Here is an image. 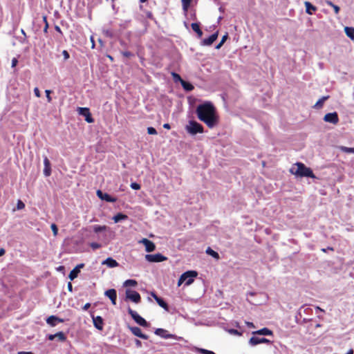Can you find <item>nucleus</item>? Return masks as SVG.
I'll return each mask as SVG.
<instances>
[{
  "instance_id": "nucleus-1",
  "label": "nucleus",
  "mask_w": 354,
  "mask_h": 354,
  "mask_svg": "<svg viewBox=\"0 0 354 354\" xmlns=\"http://www.w3.org/2000/svg\"><path fill=\"white\" fill-rule=\"evenodd\" d=\"M198 118L209 128H214L218 123V115L214 105L209 102L199 104L196 110Z\"/></svg>"
},
{
  "instance_id": "nucleus-2",
  "label": "nucleus",
  "mask_w": 354,
  "mask_h": 354,
  "mask_svg": "<svg viewBox=\"0 0 354 354\" xmlns=\"http://www.w3.org/2000/svg\"><path fill=\"white\" fill-rule=\"evenodd\" d=\"M290 171L292 174L299 177L315 178L312 169L301 162H297Z\"/></svg>"
},
{
  "instance_id": "nucleus-3",
  "label": "nucleus",
  "mask_w": 354,
  "mask_h": 354,
  "mask_svg": "<svg viewBox=\"0 0 354 354\" xmlns=\"http://www.w3.org/2000/svg\"><path fill=\"white\" fill-rule=\"evenodd\" d=\"M197 276L196 271H187L184 272L178 279V286H181L183 283L189 286L194 282V277Z\"/></svg>"
},
{
  "instance_id": "nucleus-4",
  "label": "nucleus",
  "mask_w": 354,
  "mask_h": 354,
  "mask_svg": "<svg viewBox=\"0 0 354 354\" xmlns=\"http://www.w3.org/2000/svg\"><path fill=\"white\" fill-rule=\"evenodd\" d=\"M185 129L187 133L192 136L203 132V127L194 120L189 121L188 124L185 126Z\"/></svg>"
},
{
  "instance_id": "nucleus-5",
  "label": "nucleus",
  "mask_w": 354,
  "mask_h": 354,
  "mask_svg": "<svg viewBox=\"0 0 354 354\" xmlns=\"http://www.w3.org/2000/svg\"><path fill=\"white\" fill-rule=\"evenodd\" d=\"M128 313L131 316V317L133 318V319L138 324H139L140 326H143V327H147L148 326V323L144 319L142 318L141 316H140L137 312L133 310L131 308H129L128 309Z\"/></svg>"
},
{
  "instance_id": "nucleus-6",
  "label": "nucleus",
  "mask_w": 354,
  "mask_h": 354,
  "mask_svg": "<svg viewBox=\"0 0 354 354\" xmlns=\"http://www.w3.org/2000/svg\"><path fill=\"white\" fill-rule=\"evenodd\" d=\"M126 299H129L131 301L138 304L140 301L141 297L140 294L136 290L127 289L125 291Z\"/></svg>"
},
{
  "instance_id": "nucleus-7",
  "label": "nucleus",
  "mask_w": 354,
  "mask_h": 354,
  "mask_svg": "<svg viewBox=\"0 0 354 354\" xmlns=\"http://www.w3.org/2000/svg\"><path fill=\"white\" fill-rule=\"evenodd\" d=\"M323 120L326 122L337 124L339 122L338 114L337 112L326 113L324 115Z\"/></svg>"
},
{
  "instance_id": "nucleus-8",
  "label": "nucleus",
  "mask_w": 354,
  "mask_h": 354,
  "mask_svg": "<svg viewBox=\"0 0 354 354\" xmlns=\"http://www.w3.org/2000/svg\"><path fill=\"white\" fill-rule=\"evenodd\" d=\"M145 259L149 262H162L167 259V257L160 253L155 254H146Z\"/></svg>"
},
{
  "instance_id": "nucleus-9",
  "label": "nucleus",
  "mask_w": 354,
  "mask_h": 354,
  "mask_svg": "<svg viewBox=\"0 0 354 354\" xmlns=\"http://www.w3.org/2000/svg\"><path fill=\"white\" fill-rule=\"evenodd\" d=\"M77 111L80 115L84 116L85 118V120L88 123H92L93 122V119L91 115V113L89 111V109L86 107H79L77 109Z\"/></svg>"
},
{
  "instance_id": "nucleus-10",
  "label": "nucleus",
  "mask_w": 354,
  "mask_h": 354,
  "mask_svg": "<svg viewBox=\"0 0 354 354\" xmlns=\"http://www.w3.org/2000/svg\"><path fill=\"white\" fill-rule=\"evenodd\" d=\"M138 243L143 244L145 247V250L147 252H151L156 250V245L154 243L146 238H143L138 241Z\"/></svg>"
},
{
  "instance_id": "nucleus-11",
  "label": "nucleus",
  "mask_w": 354,
  "mask_h": 354,
  "mask_svg": "<svg viewBox=\"0 0 354 354\" xmlns=\"http://www.w3.org/2000/svg\"><path fill=\"white\" fill-rule=\"evenodd\" d=\"M272 342L268 339H266L265 337H255V336H252L250 339H249V344L251 346H257V344H262V343H266V344H270Z\"/></svg>"
},
{
  "instance_id": "nucleus-12",
  "label": "nucleus",
  "mask_w": 354,
  "mask_h": 354,
  "mask_svg": "<svg viewBox=\"0 0 354 354\" xmlns=\"http://www.w3.org/2000/svg\"><path fill=\"white\" fill-rule=\"evenodd\" d=\"M96 194H97V196L102 201H105L106 202H110V203H114L117 201L116 198L112 197L106 193H103L100 189L97 191Z\"/></svg>"
},
{
  "instance_id": "nucleus-13",
  "label": "nucleus",
  "mask_w": 354,
  "mask_h": 354,
  "mask_svg": "<svg viewBox=\"0 0 354 354\" xmlns=\"http://www.w3.org/2000/svg\"><path fill=\"white\" fill-rule=\"evenodd\" d=\"M218 35V31L210 35L208 38L204 39L201 41V45L203 46H210L217 39Z\"/></svg>"
},
{
  "instance_id": "nucleus-14",
  "label": "nucleus",
  "mask_w": 354,
  "mask_h": 354,
  "mask_svg": "<svg viewBox=\"0 0 354 354\" xmlns=\"http://www.w3.org/2000/svg\"><path fill=\"white\" fill-rule=\"evenodd\" d=\"M105 296L109 297L113 305L116 304L117 292L115 289H109L105 291Z\"/></svg>"
},
{
  "instance_id": "nucleus-15",
  "label": "nucleus",
  "mask_w": 354,
  "mask_h": 354,
  "mask_svg": "<svg viewBox=\"0 0 354 354\" xmlns=\"http://www.w3.org/2000/svg\"><path fill=\"white\" fill-rule=\"evenodd\" d=\"M130 330L131 331V333L135 336L140 337V338H142L143 339H148V336L147 335H145V334H143L142 333L141 329L139 327H137V326L130 327Z\"/></svg>"
},
{
  "instance_id": "nucleus-16",
  "label": "nucleus",
  "mask_w": 354,
  "mask_h": 354,
  "mask_svg": "<svg viewBox=\"0 0 354 354\" xmlns=\"http://www.w3.org/2000/svg\"><path fill=\"white\" fill-rule=\"evenodd\" d=\"M93 322L94 326L97 329H98L100 330H102L104 322H103V319L100 316L93 317Z\"/></svg>"
},
{
  "instance_id": "nucleus-17",
  "label": "nucleus",
  "mask_w": 354,
  "mask_h": 354,
  "mask_svg": "<svg viewBox=\"0 0 354 354\" xmlns=\"http://www.w3.org/2000/svg\"><path fill=\"white\" fill-rule=\"evenodd\" d=\"M252 333L254 335H265V336H272L273 335V332L268 328H263L260 330L253 331Z\"/></svg>"
},
{
  "instance_id": "nucleus-18",
  "label": "nucleus",
  "mask_w": 354,
  "mask_h": 354,
  "mask_svg": "<svg viewBox=\"0 0 354 354\" xmlns=\"http://www.w3.org/2000/svg\"><path fill=\"white\" fill-rule=\"evenodd\" d=\"M151 295L154 298V299L160 307L166 310H168V305L162 298L158 297L153 292L151 293Z\"/></svg>"
},
{
  "instance_id": "nucleus-19",
  "label": "nucleus",
  "mask_w": 354,
  "mask_h": 354,
  "mask_svg": "<svg viewBox=\"0 0 354 354\" xmlns=\"http://www.w3.org/2000/svg\"><path fill=\"white\" fill-rule=\"evenodd\" d=\"M44 174L45 176H49L51 174L50 162L46 156L44 158Z\"/></svg>"
},
{
  "instance_id": "nucleus-20",
  "label": "nucleus",
  "mask_w": 354,
  "mask_h": 354,
  "mask_svg": "<svg viewBox=\"0 0 354 354\" xmlns=\"http://www.w3.org/2000/svg\"><path fill=\"white\" fill-rule=\"evenodd\" d=\"M155 334L165 339L171 338L173 335L168 333V331L163 328H157Z\"/></svg>"
},
{
  "instance_id": "nucleus-21",
  "label": "nucleus",
  "mask_w": 354,
  "mask_h": 354,
  "mask_svg": "<svg viewBox=\"0 0 354 354\" xmlns=\"http://www.w3.org/2000/svg\"><path fill=\"white\" fill-rule=\"evenodd\" d=\"M102 265H106L109 268H115L118 266V263L111 257H109L102 262Z\"/></svg>"
},
{
  "instance_id": "nucleus-22",
  "label": "nucleus",
  "mask_w": 354,
  "mask_h": 354,
  "mask_svg": "<svg viewBox=\"0 0 354 354\" xmlns=\"http://www.w3.org/2000/svg\"><path fill=\"white\" fill-rule=\"evenodd\" d=\"M306 12L309 15H313V13L317 10L316 7L312 5L310 2H305Z\"/></svg>"
},
{
  "instance_id": "nucleus-23",
  "label": "nucleus",
  "mask_w": 354,
  "mask_h": 354,
  "mask_svg": "<svg viewBox=\"0 0 354 354\" xmlns=\"http://www.w3.org/2000/svg\"><path fill=\"white\" fill-rule=\"evenodd\" d=\"M329 98V96H323L313 106V108L319 109L323 106L324 102Z\"/></svg>"
},
{
  "instance_id": "nucleus-24",
  "label": "nucleus",
  "mask_w": 354,
  "mask_h": 354,
  "mask_svg": "<svg viewBox=\"0 0 354 354\" xmlns=\"http://www.w3.org/2000/svg\"><path fill=\"white\" fill-rule=\"evenodd\" d=\"M192 30L196 32L198 35V37H201L203 35V32L200 28V25L198 23H192Z\"/></svg>"
},
{
  "instance_id": "nucleus-25",
  "label": "nucleus",
  "mask_w": 354,
  "mask_h": 354,
  "mask_svg": "<svg viewBox=\"0 0 354 354\" xmlns=\"http://www.w3.org/2000/svg\"><path fill=\"white\" fill-rule=\"evenodd\" d=\"M183 88L186 91H191L194 89V86L188 82H186L184 80H182V82H180Z\"/></svg>"
},
{
  "instance_id": "nucleus-26",
  "label": "nucleus",
  "mask_w": 354,
  "mask_h": 354,
  "mask_svg": "<svg viewBox=\"0 0 354 354\" xmlns=\"http://www.w3.org/2000/svg\"><path fill=\"white\" fill-rule=\"evenodd\" d=\"M128 218V216L122 213H118L113 217V220L115 223H118L122 220H125Z\"/></svg>"
},
{
  "instance_id": "nucleus-27",
  "label": "nucleus",
  "mask_w": 354,
  "mask_h": 354,
  "mask_svg": "<svg viewBox=\"0 0 354 354\" xmlns=\"http://www.w3.org/2000/svg\"><path fill=\"white\" fill-rule=\"evenodd\" d=\"M344 31L346 35L354 41V28L351 27H345Z\"/></svg>"
},
{
  "instance_id": "nucleus-28",
  "label": "nucleus",
  "mask_w": 354,
  "mask_h": 354,
  "mask_svg": "<svg viewBox=\"0 0 354 354\" xmlns=\"http://www.w3.org/2000/svg\"><path fill=\"white\" fill-rule=\"evenodd\" d=\"M80 272L74 268L69 273L68 277L71 280H74Z\"/></svg>"
},
{
  "instance_id": "nucleus-29",
  "label": "nucleus",
  "mask_w": 354,
  "mask_h": 354,
  "mask_svg": "<svg viewBox=\"0 0 354 354\" xmlns=\"http://www.w3.org/2000/svg\"><path fill=\"white\" fill-rule=\"evenodd\" d=\"M56 319H57V317H56L55 315H51L47 318L46 322L48 324H49L52 326H56V320H55Z\"/></svg>"
},
{
  "instance_id": "nucleus-30",
  "label": "nucleus",
  "mask_w": 354,
  "mask_h": 354,
  "mask_svg": "<svg viewBox=\"0 0 354 354\" xmlns=\"http://www.w3.org/2000/svg\"><path fill=\"white\" fill-rule=\"evenodd\" d=\"M181 1H182L183 10L185 12V13H187L188 8L191 3V0H181Z\"/></svg>"
},
{
  "instance_id": "nucleus-31",
  "label": "nucleus",
  "mask_w": 354,
  "mask_h": 354,
  "mask_svg": "<svg viewBox=\"0 0 354 354\" xmlns=\"http://www.w3.org/2000/svg\"><path fill=\"white\" fill-rule=\"evenodd\" d=\"M138 284L137 281L134 279H127L126 280L124 283H123V286H125V287H127V286H136V285Z\"/></svg>"
},
{
  "instance_id": "nucleus-32",
  "label": "nucleus",
  "mask_w": 354,
  "mask_h": 354,
  "mask_svg": "<svg viewBox=\"0 0 354 354\" xmlns=\"http://www.w3.org/2000/svg\"><path fill=\"white\" fill-rule=\"evenodd\" d=\"M339 149L345 153H354V147H347L344 146H341L339 147Z\"/></svg>"
},
{
  "instance_id": "nucleus-33",
  "label": "nucleus",
  "mask_w": 354,
  "mask_h": 354,
  "mask_svg": "<svg viewBox=\"0 0 354 354\" xmlns=\"http://www.w3.org/2000/svg\"><path fill=\"white\" fill-rule=\"evenodd\" d=\"M206 253L216 259H218V257H219L218 254L216 252H215L214 250H212L210 248H208L206 250Z\"/></svg>"
},
{
  "instance_id": "nucleus-34",
  "label": "nucleus",
  "mask_w": 354,
  "mask_h": 354,
  "mask_svg": "<svg viewBox=\"0 0 354 354\" xmlns=\"http://www.w3.org/2000/svg\"><path fill=\"white\" fill-rule=\"evenodd\" d=\"M54 336L58 338V339L61 342H64L66 340V337L65 334L63 332H58L55 334H54Z\"/></svg>"
},
{
  "instance_id": "nucleus-35",
  "label": "nucleus",
  "mask_w": 354,
  "mask_h": 354,
  "mask_svg": "<svg viewBox=\"0 0 354 354\" xmlns=\"http://www.w3.org/2000/svg\"><path fill=\"white\" fill-rule=\"evenodd\" d=\"M106 229L105 225H95L93 227L94 232L96 233L104 231Z\"/></svg>"
},
{
  "instance_id": "nucleus-36",
  "label": "nucleus",
  "mask_w": 354,
  "mask_h": 354,
  "mask_svg": "<svg viewBox=\"0 0 354 354\" xmlns=\"http://www.w3.org/2000/svg\"><path fill=\"white\" fill-rule=\"evenodd\" d=\"M326 3L331 6L333 9H334V11L335 12V14H338L339 12V7L335 5L333 2H331L330 1H326Z\"/></svg>"
},
{
  "instance_id": "nucleus-37",
  "label": "nucleus",
  "mask_w": 354,
  "mask_h": 354,
  "mask_svg": "<svg viewBox=\"0 0 354 354\" xmlns=\"http://www.w3.org/2000/svg\"><path fill=\"white\" fill-rule=\"evenodd\" d=\"M227 38V34H225L221 39V41L216 46V49H219L223 45Z\"/></svg>"
},
{
  "instance_id": "nucleus-38",
  "label": "nucleus",
  "mask_w": 354,
  "mask_h": 354,
  "mask_svg": "<svg viewBox=\"0 0 354 354\" xmlns=\"http://www.w3.org/2000/svg\"><path fill=\"white\" fill-rule=\"evenodd\" d=\"M227 331L230 334L233 335H237V336L242 335V332H240V331H239L238 330H236V329H228V330H227Z\"/></svg>"
},
{
  "instance_id": "nucleus-39",
  "label": "nucleus",
  "mask_w": 354,
  "mask_h": 354,
  "mask_svg": "<svg viewBox=\"0 0 354 354\" xmlns=\"http://www.w3.org/2000/svg\"><path fill=\"white\" fill-rule=\"evenodd\" d=\"M90 246L93 250L99 249L102 247L101 244L95 242L91 243Z\"/></svg>"
},
{
  "instance_id": "nucleus-40",
  "label": "nucleus",
  "mask_w": 354,
  "mask_h": 354,
  "mask_svg": "<svg viewBox=\"0 0 354 354\" xmlns=\"http://www.w3.org/2000/svg\"><path fill=\"white\" fill-rule=\"evenodd\" d=\"M172 76H173L174 80L175 82H181L182 80H183L181 78V77L178 74L176 73H172Z\"/></svg>"
},
{
  "instance_id": "nucleus-41",
  "label": "nucleus",
  "mask_w": 354,
  "mask_h": 354,
  "mask_svg": "<svg viewBox=\"0 0 354 354\" xmlns=\"http://www.w3.org/2000/svg\"><path fill=\"white\" fill-rule=\"evenodd\" d=\"M50 228H51V230H52V231L53 232V235L54 236H57V232H58V229H57V225L55 223H53L50 225Z\"/></svg>"
},
{
  "instance_id": "nucleus-42",
  "label": "nucleus",
  "mask_w": 354,
  "mask_h": 354,
  "mask_svg": "<svg viewBox=\"0 0 354 354\" xmlns=\"http://www.w3.org/2000/svg\"><path fill=\"white\" fill-rule=\"evenodd\" d=\"M198 351L203 354H216L215 353H214L212 351L206 350L204 348H199Z\"/></svg>"
},
{
  "instance_id": "nucleus-43",
  "label": "nucleus",
  "mask_w": 354,
  "mask_h": 354,
  "mask_svg": "<svg viewBox=\"0 0 354 354\" xmlns=\"http://www.w3.org/2000/svg\"><path fill=\"white\" fill-rule=\"evenodd\" d=\"M130 187L135 190H138L140 189V185L137 183H131Z\"/></svg>"
},
{
  "instance_id": "nucleus-44",
  "label": "nucleus",
  "mask_w": 354,
  "mask_h": 354,
  "mask_svg": "<svg viewBox=\"0 0 354 354\" xmlns=\"http://www.w3.org/2000/svg\"><path fill=\"white\" fill-rule=\"evenodd\" d=\"M147 133L150 135H156L157 134L156 130L153 127H148Z\"/></svg>"
},
{
  "instance_id": "nucleus-45",
  "label": "nucleus",
  "mask_w": 354,
  "mask_h": 354,
  "mask_svg": "<svg viewBox=\"0 0 354 354\" xmlns=\"http://www.w3.org/2000/svg\"><path fill=\"white\" fill-rule=\"evenodd\" d=\"M45 93H46V98H47L48 102H50L52 101V98H51V97L50 95L51 91L50 90H46Z\"/></svg>"
},
{
  "instance_id": "nucleus-46",
  "label": "nucleus",
  "mask_w": 354,
  "mask_h": 354,
  "mask_svg": "<svg viewBox=\"0 0 354 354\" xmlns=\"http://www.w3.org/2000/svg\"><path fill=\"white\" fill-rule=\"evenodd\" d=\"M24 207H25L24 203L21 201H18V202H17V209H24Z\"/></svg>"
},
{
  "instance_id": "nucleus-47",
  "label": "nucleus",
  "mask_w": 354,
  "mask_h": 354,
  "mask_svg": "<svg viewBox=\"0 0 354 354\" xmlns=\"http://www.w3.org/2000/svg\"><path fill=\"white\" fill-rule=\"evenodd\" d=\"M62 55H63L64 58L65 60L68 59L70 57L69 53L66 50H64L62 51Z\"/></svg>"
},
{
  "instance_id": "nucleus-48",
  "label": "nucleus",
  "mask_w": 354,
  "mask_h": 354,
  "mask_svg": "<svg viewBox=\"0 0 354 354\" xmlns=\"http://www.w3.org/2000/svg\"><path fill=\"white\" fill-rule=\"evenodd\" d=\"M122 54L123 55V56H124L126 57H130L133 56V54L129 51H123V52H122Z\"/></svg>"
},
{
  "instance_id": "nucleus-49",
  "label": "nucleus",
  "mask_w": 354,
  "mask_h": 354,
  "mask_svg": "<svg viewBox=\"0 0 354 354\" xmlns=\"http://www.w3.org/2000/svg\"><path fill=\"white\" fill-rule=\"evenodd\" d=\"M34 93H35V95L37 97H40V91L39 90V88L37 87H35L34 88Z\"/></svg>"
},
{
  "instance_id": "nucleus-50",
  "label": "nucleus",
  "mask_w": 354,
  "mask_h": 354,
  "mask_svg": "<svg viewBox=\"0 0 354 354\" xmlns=\"http://www.w3.org/2000/svg\"><path fill=\"white\" fill-rule=\"evenodd\" d=\"M18 63V60L17 58L14 57L12 59V68H14L17 66Z\"/></svg>"
},
{
  "instance_id": "nucleus-51",
  "label": "nucleus",
  "mask_w": 354,
  "mask_h": 354,
  "mask_svg": "<svg viewBox=\"0 0 354 354\" xmlns=\"http://www.w3.org/2000/svg\"><path fill=\"white\" fill-rule=\"evenodd\" d=\"M245 324L249 327V328H255V326L254 324L252 323V322H245Z\"/></svg>"
},
{
  "instance_id": "nucleus-52",
  "label": "nucleus",
  "mask_w": 354,
  "mask_h": 354,
  "mask_svg": "<svg viewBox=\"0 0 354 354\" xmlns=\"http://www.w3.org/2000/svg\"><path fill=\"white\" fill-rule=\"evenodd\" d=\"M84 266V263H80V264L77 265L75 268L76 269H77V270H79V272H80L81 268H83Z\"/></svg>"
},
{
  "instance_id": "nucleus-53",
  "label": "nucleus",
  "mask_w": 354,
  "mask_h": 354,
  "mask_svg": "<svg viewBox=\"0 0 354 354\" xmlns=\"http://www.w3.org/2000/svg\"><path fill=\"white\" fill-rule=\"evenodd\" d=\"M135 344L138 348H140L142 346V342L139 339H136Z\"/></svg>"
},
{
  "instance_id": "nucleus-54",
  "label": "nucleus",
  "mask_w": 354,
  "mask_h": 354,
  "mask_svg": "<svg viewBox=\"0 0 354 354\" xmlns=\"http://www.w3.org/2000/svg\"><path fill=\"white\" fill-rule=\"evenodd\" d=\"M91 306V304L89 303H86L82 308L84 310H87Z\"/></svg>"
},
{
  "instance_id": "nucleus-55",
  "label": "nucleus",
  "mask_w": 354,
  "mask_h": 354,
  "mask_svg": "<svg viewBox=\"0 0 354 354\" xmlns=\"http://www.w3.org/2000/svg\"><path fill=\"white\" fill-rule=\"evenodd\" d=\"M55 338H56V337H55V336H54V335H48V339L49 340H51V341H52V340H54V339H55Z\"/></svg>"
},
{
  "instance_id": "nucleus-56",
  "label": "nucleus",
  "mask_w": 354,
  "mask_h": 354,
  "mask_svg": "<svg viewBox=\"0 0 354 354\" xmlns=\"http://www.w3.org/2000/svg\"><path fill=\"white\" fill-rule=\"evenodd\" d=\"M5 253H6V250H5V249H3V248H1V249H0V257H1V256H3V255H4V254H5Z\"/></svg>"
},
{
  "instance_id": "nucleus-57",
  "label": "nucleus",
  "mask_w": 354,
  "mask_h": 354,
  "mask_svg": "<svg viewBox=\"0 0 354 354\" xmlns=\"http://www.w3.org/2000/svg\"><path fill=\"white\" fill-rule=\"evenodd\" d=\"M163 127L167 129H169L171 128L170 124L168 123H165L163 124Z\"/></svg>"
},
{
  "instance_id": "nucleus-58",
  "label": "nucleus",
  "mask_w": 354,
  "mask_h": 354,
  "mask_svg": "<svg viewBox=\"0 0 354 354\" xmlns=\"http://www.w3.org/2000/svg\"><path fill=\"white\" fill-rule=\"evenodd\" d=\"M68 290H69V291H71H71H72V290H73V286H72V284H71V282H69V283H68Z\"/></svg>"
},
{
  "instance_id": "nucleus-59",
  "label": "nucleus",
  "mask_w": 354,
  "mask_h": 354,
  "mask_svg": "<svg viewBox=\"0 0 354 354\" xmlns=\"http://www.w3.org/2000/svg\"><path fill=\"white\" fill-rule=\"evenodd\" d=\"M18 354H32L31 352L20 351Z\"/></svg>"
},
{
  "instance_id": "nucleus-60",
  "label": "nucleus",
  "mask_w": 354,
  "mask_h": 354,
  "mask_svg": "<svg viewBox=\"0 0 354 354\" xmlns=\"http://www.w3.org/2000/svg\"><path fill=\"white\" fill-rule=\"evenodd\" d=\"M55 320H56V322H59V323H63L64 322V319H61V318H59V317H57V319H56Z\"/></svg>"
},
{
  "instance_id": "nucleus-61",
  "label": "nucleus",
  "mask_w": 354,
  "mask_h": 354,
  "mask_svg": "<svg viewBox=\"0 0 354 354\" xmlns=\"http://www.w3.org/2000/svg\"><path fill=\"white\" fill-rule=\"evenodd\" d=\"M55 30H56L57 32H59L62 33V30H61V29H60V28H59V26H55Z\"/></svg>"
},
{
  "instance_id": "nucleus-62",
  "label": "nucleus",
  "mask_w": 354,
  "mask_h": 354,
  "mask_svg": "<svg viewBox=\"0 0 354 354\" xmlns=\"http://www.w3.org/2000/svg\"><path fill=\"white\" fill-rule=\"evenodd\" d=\"M91 43H92V48H93L95 47V43H94V41H93V39L92 37L91 38Z\"/></svg>"
},
{
  "instance_id": "nucleus-63",
  "label": "nucleus",
  "mask_w": 354,
  "mask_h": 354,
  "mask_svg": "<svg viewBox=\"0 0 354 354\" xmlns=\"http://www.w3.org/2000/svg\"><path fill=\"white\" fill-rule=\"evenodd\" d=\"M346 354H353V350L350 349Z\"/></svg>"
},
{
  "instance_id": "nucleus-64",
  "label": "nucleus",
  "mask_w": 354,
  "mask_h": 354,
  "mask_svg": "<svg viewBox=\"0 0 354 354\" xmlns=\"http://www.w3.org/2000/svg\"><path fill=\"white\" fill-rule=\"evenodd\" d=\"M316 311H323V310L322 308H320L319 307H317Z\"/></svg>"
}]
</instances>
